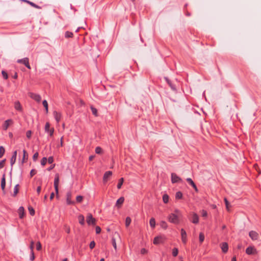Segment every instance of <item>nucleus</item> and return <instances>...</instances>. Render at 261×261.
<instances>
[{
    "instance_id": "nucleus-1",
    "label": "nucleus",
    "mask_w": 261,
    "mask_h": 261,
    "mask_svg": "<svg viewBox=\"0 0 261 261\" xmlns=\"http://www.w3.org/2000/svg\"><path fill=\"white\" fill-rule=\"evenodd\" d=\"M168 220L170 222L174 224H178L179 221L178 215L175 213H171L169 215Z\"/></svg>"
},
{
    "instance_id": "nucleus-2",
    "label": "nucleus",
    "mask_w": 261,
    "mask_h": 261,
    "mask_svg": "<svg viewBox=\"0 0 261 261\" xmlns=\"http://www.w3.org/2000/svg\"><path fill=\"white\" fill-rule=\"evenodd\" d=\"M171 182L172 184L181 183L182 182V179L175 173H172L171 174Z\"/></svg>"
},
{
    "instance_id": "nucleus-3",
    "label": "nucleus",
    "mask_w": 261,
    "mask_h": 261,
    "mask_svg": "<svg viewBox=\"0 0 261 261\" xmlns=\"http://www.w3.org/2000/svg\"><path fill=\"white\" fill-rule=\"evenodd\" d=\"M17 62L18 63H21L24 65L27 68L31 69V66L29 64V60L28 58H24L21 59H18Z\"/></svg>"
},
{
    "instance_id": "nucleus-4",
    "label": "nucleus",
    "mask_w": 261,
    "mask_h": 261,
    "mask_svg": "<svg viewBox=\"0 0 261 261\" xmlns=\"http://www.w3.org/2000/svg\"><path fill=\"white\" fill-rule=\"evenodd\" d=\"M29 95L32 99H34V100L38 102H40L41 100V97L38 94L34 93L33 92H30L29 93Z\"/></svg>"
},
{
    "instance_id": "nucleus-5",
    "label": "nucleus",
    "mask_w": 261,
    "mask_h": 261,
    "mask_svg": "<svg viewBox=\"0 0 261 261\" xmlns=\"http://www.w3.org/2000/svg\"><path fill=\"white\" fill-rule=\"evenodd\" d=\"M86 221L88 225H94L95 224L96 220L93 217L91 214H88L87 217Z\"/></svg>"
},
{
    "instance_id": "nucleus-6",
    "label": "nucleus",
    "mask_w": 261,
    "mask_h": 261,
    "mask_svg": "<svg viewBox=\"0 0 261 261\" xmlns=\"http://www.w3.org/2000/svg\"><path fill=\"white\" fill-rule=\"evenodd\" d=\"M50 124L48 122H46L45 125V132L48 133L49 136L50 137H52L53 136L54 133V128H49Z\"/></svg>"
},
{
    "instance_id": "nucleus-7",
    "label": "nucleus",
    "mask_w": 261,
    "mask_h": 261,
    "mask_svg": "<svg viewBox=\"0 0 261 261\" xmlns=\"http://www.w3.org/2000/svg\"><path fill=\"white\" fill-rule=\"evenodd\" d=\"M59 175L58 174H56L55 175V177L54 179V187L56 191V193L57 195L58 194V185L59 183Z\"/></svg>"
},
{
    "instance_id": "nucleus-8",
    "label": "nucleus",
    "mask_w": 261,
    "mask_h": 261,
    "mask_svg": "<svg viewBox=\"0 0 261 261\" xmlns=\"http://www.w3.org/2000/svg\"><path fill=\"white\" fill-rule=\"evenodd\" d=\"M246 253L248 255L255 254L257 253L256 249L252 246H249L246 250Z\"/></svg>"
},
{
    "instance_id": "nucleus-9",
    "label": "nucleus",
    "mask_w": 261,
    "mask_h": 261,
    "mask_svg": "<svg viewBox=\"0 0 261 261\" xmlns=\"http://www.w3.org/2000/svg\"><path fill=\"white\" fill-rule=\"evenodd\" d=\"M53 116L57 123L60 122L62 117L61 113L56 111H54Z\"/></svg>"
},
{
    "instance_id": "nucleus-10",
    "label": "nucleus",
    "mask_w": 261,
    "mask_h": 261,
    "mask_svg": "<svg viewBox=\"0 0 261 261\" xmlns=\"http://www.w3.org/2000/svg\"><path fill=\"white\" fill-rule=\"evenodd\" d=\"M249 236L253 241L257 240L258 238V233L253 230H251L249 232Z\"/></svg>"
},
{
    "instance_id": "nucleus-11",
    "label": "nucleus",
    "mask_w": 261,
    "mask_h": 261,
    "mask_svg": "<svg viewBox=\"0 0 261 261\" xmlns=\"http://www.w3.org/2000/svg\"><path fill=\"white\" fill-rule=\"evenodd\" d=\"M12 123L13 121L12 119H8L6 120L3 124V129L5 130H6L10 126V125Z\"/></svg>"
},
{
    "instance_id": "nucleus-12",
    "label": "nucleus",
    "mask_w": 261,
    "mask_h": 261,
    "mask_svg": "<svg viewBox=\"0 0 261 261\" xmlns=\"http://www.w3.org/2000/svg\"><path fill=\"white\" fill-rule=\"evenodd\" d=\"M181 231V240L183 243L186 244L187 243V233L186 231L183 229L181 228L180 230Z\"/></svg>"
},
{
    "instance_id": "nucleus-13",
    "label": "nucleus",
    "mask_w": 261,
    "mask_h": 261,
    "mask_svg": "<svg viewBox=\"0 0 261 261\" xmlns=\"http://www.w3.org/2000/svg\"><path fill=\"white\" fill-rule=\"evenodd\" d=\"M112 175V172L111 171H107L105 173L103 176V181L104 182H106L109 177Z\"/></svg>"
},
{
    "instance_id": "nucleus-14",
    "label": "nucleus",
    "mask_w": 261,
    "mask_h": 261,
    "mask_svg": "<svg viewBox=\"0 0 261 261\" xmlns=\"http://www.w3.org/2000/svg\"><path fill=\"white\" fill-rule=\"evenodd\" d=\"M164 79L166 81V82L167 83V84L169 85V86L170 87L171 89L173 91H176V88L175 85L172 84L171 81L167 77H164Z\"/></svg>"
},
{
    "instance_id": "nucleus-15",
    "label": "nucleus",
    "mask_w": 261,
    "mask_h": 261,
    "mask_svg": "<svg viewBox=\"0 0 261 261\" xmlns=\"http://www.w3.org/2000/svg\"><path fill=\"white\" fill-rule=\"evenodd\" d=\"M221 248L223 253H226L228 250V245L226 242H223L220 245Z\"/></svg>"
},
{
    "instance_id": "nucleus-16",
    "label": "nucleus",
    "mask_w": 261,
    "mask_h": 261,
    "mask_svg": "<svg viewBox=\"0 0 261 261\" xmlns=\"http://www.w3.org/2000/svg\"><path fill=\"white\" fill-rule=\"evenodd\" d=\"M16 157H17V151L15 150L13 152L12 156L10 160V163L11 166L12 167L13 165L15 164L16 160Z\"/></svg>"
},
{
    "instance_id": "nucleus-17",
    "label": "nucleus",
    "mask_w": 261,
    "mask_h": 261,
    "mask_svg": "<svg viewBox=\"0 0 261 261\" xmlns=\"http://www.w3.org/2000/svg\"><path fill=\"white\" fill-rule=\"evenodd\" d=\"M192 222L194 224H197L199 222V217L196 213H193L192 217Z\"/></svg>"
},
{
    "instance_id": "nucleus-18",
    "label": "nucleus",
    "mask_w": 261,
    "mask_h": 261,
    "mask_svg": "<svg viewBox=\"0 0 261 261\" xmlns=\"http://www.w3.org/2000/svg\"><path fill=\"white\" fill-rule=\"evenodd\" d=\"M163 242V238L161 236H157L154 238L153 240V244H159L160 243H162Z\"/></svg>"
},
{
    "instance_id": "nucleus-19",
    "label": "nucleus",
    "mask_w": 261,
    "mask_h": 261,
    "mask_svg": "<svg viewBox=\"0 0 261 261\" xmlns=\"http://www.w3.org/2000/svg\"><path fill=\"white\" fill-rule=\"evenodd\" d=\"M1 188L2 190L5 192V188L6 186V178L5 174H4L1 179Z\"/></svg>"
},
{
    "instance_id": "nucleus-20",
    "label": "nucleus",
    "mask_w": 261,
    "mask_h": 261,
    "mask_svg": "<svg viewBox=\"0 0 261 261\" xmlns=\"http://www.w3.org/2000/svg\"><path fill=\"white\" fill-rule=\"evenodd\" d=\"M186 180L190 185H191L192 186V187L195 190V191H198V189H197V188L196 185L195 184V183L194 182V181L192 180V179L191 178H187L186 179Z\"/></svg>"
},
{
    "instance_id": "nucleus-21",
    "label": "nucleus",
    "mask_w": 261,
    "mask_h": 261,
    "mask_svg": "<svg viewBox=\"0 0 261 261\" xmlns=\"http://www.w3.org/2000/svg\"><path fill=\"white\" fill-rule=\"evenodd\" d=\"M14 107H15V109L18 111H22L21 106L18 101L15 102Z\"/></svg>"
},
{
    "instance_id": "nucleus-22",
    "label": "nucleus",
    "mask_w": 261,
    "mask_h": 261,
    "mask_svg": "<svg viewBox=\"0 0 261 261\" xmlns=\"http://www.w3.org/2000/svg\"><path fill=\"white\" fill-rule=\"evenodd\" d=\"M24 208L22 206H20L18 208L19 217L20 219H22L24 216Z\"/></svg>"
},
{
    "instance_id": "nucleus-23",
    "label": "nucleus",
    "mask_w": 261,
    "mask_h": 261,
    "mask_svg": "<svg viewBox=\"0 0 261 261\" xmlns=\"http://www.w3.org/2000/svg\"><path fill=\"white\" fill-rule=\"evenodd\" d=\"M78 220H79V223L81 225H84L85 224V218L83 215H80L78 216Z\"/></svg>"
},
{
    "instance_id": "nucleus-24",
    "label": "nucleus",
    "mask_w": 261,
    "mask_h": 261,
    "mask_svg": "<svg viewBox=\"0 0 261 261\" xmlns=\"http://www.w3.org/2000/svg\"><path fill=\"white\" fill-rule=\"evenodd\" d=\"M70 196H71V194L70 193H67L66 202H67V204L68 205L72 204L74 203V201H72L70 200Z\"/></svg>"
},
{
    "instance_id": "nucleus-25",
    "label": "nucleus",
    "mask_w": 261,
    "mask_h": 261,
    "mask_svg": "<svg viewBox=\"0 0 261 261\" xmlns=\"http://www.w3.org/2000/svg\"><path fill=\"white\" fill-rule=\"evenodd\" d=\"M124 201V198L123 197H121L119 198L116 201V205L117 206H119V205H121Z\"/></svg>"
},
{
    "instance_id": "nucleus-26",
    "label": "nucleus",
    "mask_w": 261,
    "mask_h": 261,
    "mask_svg": "<svg viewBox=\"0 0 261 261\" xmlns=\"http://www.w3.org/2000/svg\"><path fill=\"white\" fill-rule=\"evenodd\" d=\"M149 224H150V227L151 228H154L155 227V220L154 218H151L150 219Z\"/></svg>"
},
{
    "instance_id": "nucleus-27",
    "label": "nucleus",
    "mask_w": 261,
    "mask_h": 261,
    "mask_svg": "<svg viewBox=\"0 0 261 261\" xmlns=\"http://www.w3.org/2000/svg\"><path fill=\"white\" fill-rule=\"evenodd\" d=\"M24 2L29 3L30 5H31L34 8H37V9H40V6L37 5L36 4H35V3H33L32 2L29 1L28 0H24Z\"/></svg>"
},
{
    "instance_id": "nucleus-28",
    "label": "nucleus",
    "mask_w": 261,
    "mask_h": 261,
    "mask_svg": "<svg viewBox=\"0 0 261 261\" xmlns=\"http://www.w3.org/2000/svg\"><path fill=\"white\" fill-rule=\"evenodd\" d=\"M42 105L45 108L46 113H47L48 111V103L46 100H44L42 101Z\"/></svg>"
},
{
    "instance_id": "nucleus-29",
    "label": "nucleus",
    "mask_w": 261,
    "mask_h": 261,
    "mask_svg": "<svg viewBox=\"0 0 261 261\" xmlns=\"http://www.w3.org/2000/svg\"><path fill=\"white\" fill-rule=\"evenodd\" d=\"M160 226L162 228H163L165 229H167L168 227L167 223L164 221H162L160 222Z\"/></svg>"
},
{
    "instance_id": "nucleus-30",
    "label": "nucleus",
    "mask_w": 261,
    "mask_h": 261,
    "mask_svg": "<svg viewBox=\"0 0 261 261\" xmlns=\"http://www.w3.org/2000/svg\"><path fill=\"white\" fill-rule=\"evenodd\" d=\"M182 197V194L181 192H177L175 194V198L177 199H181Z\"/></svg>"
},
{
    "instance_id": "nucleus-31",
    "label": "nucleus",
    "mask_w": 261,
    "mask_h": 261,
    "mask_svg": "<svg viewBox=\"0 0 261 261\" xmlns=\"http://www.w3.org/2000/svg\"><path fill=\"white\" fill-rule=\"evenodd\" d=\"M123 181H124V180H123V178H121L119 179L118 183L117 186V188L118 189H120L121 188V186H122V184L123 183Z\"/></svg>"
},
{
    "instance_id": "nucleus-32",
    "label": "nucleus",
    "mask_w": 261,
    "mask_h": 261,
    "mask_svg": "<svg viewBox=\"0 0 261 261\" xmlns=\"http://www.w3.org/2000/svg\"><path fill=\"white\" fill-rule=\"evenodd\" d=\"M90 108H91L92 114L94 116H97L98 114H97V109L93 107V106H91Z\"/></svg>"
},
{
    "instance_id": "nucleus-33",
    "label": "nucleus",
    "mask_w": 261,
    "mask_h": 261,
    "mask_svg": "<svg viewBox=\"0 0 261 261\" xmlns=\"http://www.w3.org/2000/svg\"><path fill=\"white\" fill-rule=\"evenodd\" d=\"M73 36V33L69 31H66L65 33V37L66 38H71Z\"/></svg>"
},
{
    "instance_id": "nucleus-34",
    "label": "nucleus",
    "mask_w": 261,
    "mask_h": 261,
    "mask_svg": "<svg viewBox=\"0 0 261 261\" xmlns=\"http://www.w3.org/2000/svg\"><path fill=\"white\" fill-rule=\"evenodd\" d=\"M163 200L165 203H167L169 201V196L167 194H164L163 196Z\"/></svg>"
},
{
    "instance_id": "nucleus-35",
    "label": "nucleus",
    "mask_w": 261,
    "mask_h": 261,
    "mask_svg": "<svg viewBox=\"0 0 261 261\" xmlns=\"http://www.w3.org/2000/svg\"><path fill=\"white\" fill-rule=\"evenodd\" d=\"M5 152V149L2 146H0V158H1Z\"/></svg>"
},
{
    "instance_id": "nucleus-36",
    "label": "nucleus",
    "mask_w": 261,
    "mask_h": 261,
    "mask_svg": "<svg viewBox=\"0 0 261 261\" xmlns=\"http://www.w3.org/2000/svg\"><path fill=\"white\" fill-rule=\"evenodd\" d=\"M131 219L130 217H127L126 218V219H125V225L126 227H128L130 223H131Z\"/></svg>"
},
{
    "instance_id": "nucleus-37",
    "label": "nucleus",
    "mask_w": 261,
    "mask_h": 261,
    "mask_svg": "<svg viewBox=\"0 0 261 261\" xmlns=\"http://www.w3.org/2000/svg\"><path fill=\"white\" fill-rule=\"evenodd\" d=\"M199 239L201 243L203 242L204 240V235L202 232H200L199 233Z\"/></svg>"
},
{
    "instance_id": "nucleus-38",
    "label": "nucleus",
    "mask_w": 261,
    "mask_h": 261,
    "mask_svg": "<svg viewBox=\"0 0 261 261\" xmlns=\"http://www.w3.org/2000/svg\"><path fill=\"white\" fill-rule=\"evenodd\" d=\"M19 186V185L18 184H17L14 188V193H13V196H15L16 195V194L18 193V187Z\"/></svg>"
},
{
    "instance_id": "nucleus-39",
    "label": "nucleus",
    "mask_w": 261,
    "mask_h": 261,
    "mask_svg": "<svg viewBox=\"0 0 261 261\" xmlns=\"http://www.w3.org/2000/svg\"><path fill=\"white\" fill-rule=\"evenodd\" d=\"M178 249L177 248H174L172 250V255L174 257L176 256L178 254Z\"/></svg>"
},
{
    "instance_id": "nucleus-40",
    "label": "nucleus",
    "mask_w": 261,
    "mask_h": 261,
    "mask_svg": "<svg viewBox=\"0 0 261 261\" xmlns=\"http://www.w3.org/2000/svg\"><path fill=\"white\" fill-rule=\"evenodd\" d=\"M28 210L29 211L30 214L31 216H34L35 215V210L32 206L29 207Z\"/></svg>"
},
{
    "instance_id": "nucleus-41",
    "label": "nucleus",
    "mask_w": 261,
    "mask_h": 261,
    "mask_svg": "<svg viewBox=\"0 0 261 261\" xmlns=\"http://www.w3.org/2000/svg\"><path fill=\"white\" fill-rule=\"evenodd\" d=\"M46 162H47V158L46 157H43L41 161V165L42 166H44L46 164Z\"/></svg>"
},
{
    "instance_id": "nucleus-42",
    "label": "nucleus",
    "mask_w": 261,
    "mask_h": 261,
    "mask_svg": "<svg viewBox=\"0 0 261 261\" xmlns=\"http://www.w3.org/2000/svg\"><path fill=\"white\" fill-rule=\"evenodd\" d=\"M112 245H113V247L116 250H117L116 242L115 239H114V238H112Z\"/></svg>"
},
{
    "instance_id": "nucleus-43",
    "label": "nucleus",
    "mask_w": 261,
    "mask_h": 261,
    "mask_svg": "<svg viewBox=\"0 0 261 261\" xmlns=\"http://www.w3.org/2000/svg\"><path fill=\"white\" fill-rule=\"evenodd\" d=\"M95 151L96 153L100 154L102 152V149L101 147L98 146V147H96Z\"/></svg>"
},
{
    "instance_id": "nucleus-44",
    "label": "nucleus",
    "mask_w": 261,
    "mask_h": 261,
    "mask_svg": "<svg viewBox=\"0 0 261 261\" xmlns=\"http://www.w3.org/2000/svg\"><path fill=\"white\" fill-rule=\"evenodd\" d=\"M35 259V255L33 251H31V254L30 256V260L31 261H33Z\"/></svg>"
},
{
    "instance_id": "nucleus-45",
    "label": "nucleus",
    "mask_w": 261,
    "mask_h": 261,
    "mask_svg": "<svg viewBox=\"0 0 261 261\" xmlns=\"http://www.w3.org/2000/svg\"><path fill=\"white\" fill-rule=\"evenodd\" d=\"M38 155H39V154H38V152H36V153H35L33 156V160L34 162L36 161L38 158Z\"/></svg>"
},
{
    "instance_id": "nucleus-46",
    "label": "nucleus",
    "mask_w": 261,
    "mask_h": 261,
    "mask_svg": "<svg viewBox=\"0 0 261 261\" xmlns=\"http://www.w3.org/2000/svg\"><path fill=\"white\" fill-rule=\"evenodd\" d=\"M41 244L40 242H38L36 243V249L38 251L41 249Z\"/></svg>"
},
{
    "instance_id": "nucleus-47",
    "label": "nucleus",
    "mask_w": 261,
    "mask_h": 261,
    "mask_svg": "<svg viewBox=\"0 0 261 261\" xmlns=\"http://www.w3.org/2000/svg\"><path fill=\"white\" fill-rule=\"evenodd\" d=\"M83 197L82 196H77L76 198V200L77 202H81L83 200Z\"/></svg>"
},
{
    "instance_id": "nucleus-48",
    "label": "nucleus",
    "mask_w": 261,
    "mask_h": 261,
    "mask_svg": "<svg viewBox=\"0 0 261 261\" xmlns=\"http://www.w3.org/2000/svg\"><path fill=\"white\" fill-rule=\"evenodd\" d=\"M95 246V243L94 241H92L90 242V244H89V247L90 249H92L93 248H94Z\"/></svg>"
},
{
    "instance_id": "nucleus-49",
    "label": "nucleus",
    "mask_w": 261,
    "mask_h": 261,
    "mask_svg": "<svg viewBox=\"0 0 261 261\" xmlns=\"http://www.w3.org/2000/svg\"><path fill=\"white\" fill-rule=\"evenodd\" d=\"M2 74L4 78V79L7 80L8 79V74L6 71L3 70L2 71Z\"/></svg>"
},
{
    "instance_id": "nucleus-50",
    "label": "nucleus",
    "mask_w": 261,
    "mask_h": 261,
    "mask_svg": "<svg viewBox=\"0 0 261 261\" xmlns=\"http://www.w3.org/2000/svg\"><path fill=\"white\" fill-rule=\"evenodd\" d=\"M47 161L49 164H52L54 162L53 156H49L48 159H47Z\"/></svg>"
},
{
    "instance_id": "nucleus-51",
    "label": "nucleus",
    "mask_w": 261,
    "mask_h": 261,
    "mask_svg": "<svg viewBox=\"0 0 261 261\" xmlns=\"http://www.w3.org/2000/svg\"><path fill=\"white\" fill-rule=\"evenodd\" d=\"M6 160L5 159H4V160H3L0 161V169H2V168H3L4 167V163H5Z\"/></svg>"
},
{
    "instance_id": "nucleus-52",
    "label": "nucleus",
    "mask_w": 261,
    "mask_h": 261,
    "mask_svg": "<svg viewBox=\"0 0 261 261\" xmlns=\"http://www.w3.org/2000/svg\"><path fill=\"white\" fill-rule=\"evenodd\" d=\"M224 202H225V204L226 208L227 209V210H229V203L228 201L227 200V199L226 198H224Z\"/></svg>"
},
{
    "instance_id": "nucleus-53",
    "label": "nucleus",
    "mask_w": 261,
    "mask_h": 261,
    "mask_svg": "<svg viewBox=\"0 0 261 261\" xmlns=\"http://www.w3.org/2000/svg\"><path fill=\"white\" fill-rule=\"evenodd\" d=\"M37 173V171L34 169H32L30 171V176L32 177H33L35 174H36Z\"/></svg>"
},
{
    "instance_id": "nucleus-54",
    "label": "nucleus",
    "mask_w": 261,
    "mask_h": 261,
    "mask_svg": "<svg viewBox=\"0 0 261 261\" xmlns=\"http://www.w3.org/2000/svg\"><path fill=\"white\" fill-rule=\"evenodd\" d=\"M32 135L31 130H28L26 133V136L28 139H30Z\"/></svg>"
},
{
    "instance_id": "nucleus-55",
    "label": "nucleus",
    "mask_w": 261,
    "mask_h": 261,
    "mask_svg": "<svg viewBox=\"0 0 261 261\" xmlns=\"http://www.w3.org/2000/svg\"><path fill=\"white\" fill-rule=\"evenodd\" d=\"M23 159H22V163L24 162V160H25V156H28V154L27 153V151L23 149Z\"/></svg>"
},
{
    "instance_id": "nucleus-56",
    "label": "nucleus",
    "mask_w": 261,
    "mask_h": 261,
    "mask_svg": "<svg viewBox=\"0 0 261 261\" xmlns=\"http://www.w3.org/2000/svg\"><path fill=\"white\" fill-rule=\"evenodd\" d=\"M95 231L97 234H98L101 231V228L99 226H97L95 228Z\"/></svg>"
},
{
    "instance_id": "nucleus-57",
    "label": "nucleus",
    "mask_w": 261,
    "mask_h": 261,
    "mask_svg": "<svg viewBox=\"0 0 261 261\" xmlns=\"http://www.w3.org/2000/svg\"><path fill=\"white\" fill-rule=\"evenodd\" d=\"M34 248V242L33 241H31V244L30 246V249H31V251H33Z\"/></svg>"
},
{
    "instance_id": "nucleus-58",
    "label": "nucleus",
    "mask_w": 261,
    "mask_h": 261,
    "mask_svg": "<svg viewBox=\"0 0 261 261\" xmlns=\"http://www.w3.org/2000/svg\"><path fill=\"white\" fill-rule=\"evenodd\" d=\"M207 215V212L203 210L202 211V216L203 217H206Z\"/></svg>"
},
{
    "instance_id": "nucleus-59",
    "label": "nucleus",
    "mask_w": 261,
    "mask_h": 261,
    "mask_svg": "<svg viewBox=\"0 0 261 261\" xmlns=\"http://www.w3.org/2000/svg\"><path fill=\"white\" fill-rule=\"evenodd\" d=\"M55 164H54V165H53L50 166L49 167H48V168H47V170H48V171H50V170H52V169L55 167Z\"/></svg>"
},
{
    "instance_id": "nucleus-60",
    "label": "nucleus",
    "mask_w": 261,
    "mask_h": 261,
    "mask_svg": "<svg viewBox=\"0 0 261 261\" xmlns=\"http://www.w3.org/2000/svg\"><path fill=\"white\" fill-rule=\"evenodd\" d=\"M41 190V188L40 186H39L37 188V192L38 194H39V193H40Z\"/></svg>"
},
{
    "instance_id": "nucleus-61",
    "label": "nucleus",
    "mask_w": 261,
    "mask_h": 261,
    "mask_svg": "<svg viewBox=\"0 0 261 261\" xmlns=\"http://www.w3.org/2000/svg\"><path fill=\"white\" fill-rule=\"evenodd\" d=\"M147 252L146 250L145 249V248H142L141 250V254H145Z\"/></svg>"
},
{
    "instance_id": "nucleus-62",
    "label": "nucleus",
    "mask_w": 261,
    "mask_h": 261,
    "mask_svg": "<svg viewBox=\"0 0 261 261\" xmlns=\"http://www.w3.org/2000/svg\"><path fill=\"white\" fill-rule=\"evenodd\" d=\"M62 139H63V138H61V141H60V144H59V145H58V147H62V146H63V141H62Z\"/></svg>"
},
{
    "instance_id": "nucleus-63",
    "label": "nucleus",
    "mask_w": 261,
    "mask_h": 261,
    "mask_svg": "<svg viewBox=\"0 0 261 261\" xmlns=\"http://www.w3.org/2000/svg\"><path fill=\"white\" fill-rule=\"evenodd\" d=\"M54 197V193L53 192L51 193L50 195V200H52Z\"/></svg>"
},
{
    "instance_id": "nucleus-64",
    "label": "nucleus",
    "mask_w": 261,
    "mask_h": 261,
    "mask_svg": "<svg viewBox=\"0 0 261 261\" xmlns=\"http://www.w3.org/2000/svg\"><path fill=\"white\" fill-rule=\"evenodd\" d=\"M175 213L176 214V215H178V214H179L180 212H179V211L178 210L176 209V210H175Z\"/></svg>"
}]
</instances>
